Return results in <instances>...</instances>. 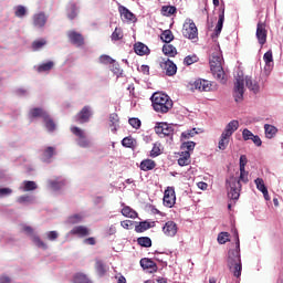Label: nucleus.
<instances>
[{
  "label": "nucleus",
  "instance_id": "nucleus-1",
  "mask_svg": "<svg viewBox=\"0 0 283 283\" xmlns=\"http://www.w3.org/2000/svg\"><path fill=\"white\" fill-rule=\"evenodd\" d=\"M244 83L253 94H258L260 92V84L258 81L253 80L251 76L244 77L242 73H238L235 76L233 96L235 103H240L244 99Z\"/></svg>",
  "mask_w": 283,
  "mask_h": 283
},
{
  "label": "nucleus",
  "instance_id": "nucleus-2",
  "mask_svg": "<svg viewBox=\"0 0 283 283\" xmlns=\"http://www.w3.org/2000/svg\"><path fill=\"white\" fill-rule=\"evenodd\" d=\"M247 185L249 182V171H247L245 168H240V177L230 176L226 180V187L228 191V198L230 200H239L240 199V192L242 191V184Z\"/></svg>",
  "mask_w": 283,
  "mask_h": 283
},
{
  "label": "nucleus",
  "instance_id": "nucleus-3",
  "mask_svg": "<svg viewBox=\"0 0 283 283\" xmlns=\"http://www.w3.org/2000/svg\"><path fill=\"white\" fill-rule=\"evenodd\" d=\"M235 249L228 252V266L234 277L242 275V259H240V235L234 231Z\"/></svg>",
  "mask_w": 283,
  "mask_h": 283
},
{
  "label": "nucleus",
  "instance_id": "nucleus-4",
  "mask_svg": "<svg viewBox=\"0 0 283 283\" xmlns=\"http://www.w3.org/2000/svg\"><path fill=\"white\" fill-rule=\"evenodd\" d=\"M222 53L220 51H216L210 56V70L216 81L221 83V85L227 84V73H224V69L222 67Z\"/></svg>",
  "mask_w": 283,
  "mask_h": 283
},
{
  "label": "nucleus",
  "instance_id": "nucleus-5",
  "mask_svg": "<svg viewBox=\"0 0 283 283\" xmlns=\"http://www.w3.org/2000/svg\"><path fill=\"white\" fill-rule=\"evenodd\" d=\"M151 103L155 112H158V114H167L174 107V101L165 93H154Z\"/></svg>",
  "mask_w": 283,
  "mask_h": 283
},
{
  "label": "nucleus",
  "instance_id": "nucleus-6",
  "mask_svg": "<svg viewBox=\"0 0 283 283\" xmlns=\"http://www.w3.org/2000/svg\"><path fill=\"white\" fill-rule=\"evenodd\" d=\"M181 32L185 39H189L190 41L198 39V27H196V22L191 19L185 21Z\"/></svg>",
  "mask_w": 283,
  "mask_h": 283
},
{
  "label": "nucleus",
  "instance_id": "nucleus-7",
  "mask_svg": "<svg viewBox=\"0 0 283 283\" xmlns=\"http://www.w3.org/2000/svg\"><path fill=\"white\" fill-rule=\"evenodd\" d=\"M72 134L77 137V145L78 147H82L84 149H87L90 147V139H87V135L85 134V130L82 128H78L77 126L71 127Z\"/></svg>",
  "mask_w": 283,
  "mask_h": 283
},
{
  "label": "nucleus",
  "instance_id": "nucleus-8",
  "mask_svg": "<svg viewBox=\"0 0 283 283\" xmlns=\"http://www.w3.org/2000/svg\"><path fill=\"white\" fill-rule=\"evenodd\" d=\"M66 36L72 43V45H75V48H83L85 45V38L83 34L78 33L77 31L71 30L66 33Z\"/></svg>",
  "mask_w": 283,
  "mask_h": 283
},
{
  "label": "nucleus",
  "instance_id": "nucleus-9",
  "mask_svg": "<svg viewBox=\"0 0 283 283\" xmlns=\"http://www.w3.org/2000/svg\"><path fill=\"white\" fill-rule=\"evenodd\" d=\"M160 67L165 70L166 76H174L178 72V66L169 59H161Z\"/></svg>",
  "mask_w": 283,
  "mask_h": 283
},
{
  "label": "nucleus",
  "instance_id": "nucleus-10",
  "mask_svg": "<svg viewBox=\"0 0 283 283\" xmlns=\"http://www.w3.org/2000/svg\"><path fill=\"white\" fill-rule=\"evenodd\" d=\"M155 132L160 138L165 136H174V127L167 123H159L155 126Z\"/></svg>",
  "mask_w": 283,
  "mask_h": 283
},
{
  "label": "nucleus",
  "instance_id": "nucleus-11",
  "mask_svg": "<svg viewBox=\"0 0 283 283\" xmlns=\"http://www.w3.org/2000/svg\"><path fill=\"white\" fill-rule=\"evenodd\" d=\"M176 205V190L168 188L164 192V206L171 209Z\"/></svg>",
  "mask_w": 283,
  "mask_h": 283
},
{
  "label": "nucleus",
  "instance_id": "nucleus-12",
  "mask_svg": "<svg viewBox=\"0 0 283 283\" xmlns=\"http://www.w3.org/2000/svg\"><path fill=\"white\" fill-rule=\"evenodd\" d=\"M256 39L260 45L266 43V24L262 21H259L256 24Z\"/></svg>",
  "mask_w": 283,
  "mask_h": 283
},
{
  "label": "nucleus",
  "instance_id": "nucleus-13",
  "mask_svg": "<svg viewBox=\"0 0 283 283\" xmlns=\"http://www.w3.org/2000/svg\"><path fill=\"white\" fill-rule=\"evenodd\" d=\"M193 87L199 92H211V87H213V84L207 80L199 78L193 82Z\"/></svg>",
  "mask_w": 283,
  "mask_h": 283
},
{
  "label": "nucleus",
  "instance_id": "nucleus-14",
  "mask_svg": "<svg viewBox=\"0 0 283 283\" xmlns=\"http://www.w3.org/2000/svg\"><path fill=\"white\" fill-rule=\"evenodd\" d=\"M90 116H92V112L90 111V106H84L81 112L75 116L76 123H88Z\"/></svg>",
  "mask_w": 283,
  "mask_h": 283
},
{
  "label": "nucleus",
  "instance_id": "nucleus-15",
  "mask_svg": "<svg viewBox=\"0 0 283 283\" xmlns=\"http://www.w3.org/2000/svg\"><path fill=\"white\" fill-rule=\"evenodd\" d=\"M163 231L168 238H174L178 233V226L174 221H168L163 227Z\"/></svg>",
  "mask_w": 283,
  "mask_h": 283
},
{
  "label": "nucleus",
  "instance_id": "nucleus-16",
  "mask_svg": "<svg viewBox=\"0 0 283 283\" xmlns=\"http://www.w3.org/2000/svg\"><path fill=\"white\" fill-rule=\"evenodd\" d=\"M143 271L146 273H157L158 272V264L154 262L151 259L144 258L143 259Z\"/></svg>",
  "mask_w": 283,
  "mask_h": 283
},
{
  "label": "nucleus",
  "instance_id": "nucleus-17",
  "mask_svg": "<svg viewBox=\"0 0 283 283\" xmlns=\"http://www.w3.org/2000/svg\"><path fill=\"white\" fill-rule=\"evenodd\" d=\"M45 23H48V15L44 12L33 14L34 28H45Z\"/></svg>",
  "mask_w": 283,
  "mask_h": 283
},
{
  "label": "nucleus",
  "instance_id": "nucleus-18",
  "mask_svg": "<svg viewBox=\"0 0 283 283\" xmlns=\"http://www.w3.org/2000/svg\"><path fill=\"white\" fill-rule=\"evenodd\" d=\"M70 233L71 235H77V238H86V235H90V230L85 226H76Z\"/></svg>",
  "mask_w": 283,
  "mask_h": 283
},
{
  "label": "nucleus",
  "instance_id": "nucleus-19",
  "mask_svg": "<svg viewBox=\"0 0 283 283\" xmlns=\"http://www.w3.org/2000/svg\"><path fill=\"white\" fill-rule=\"evenodd\" d=\"M189 165H191V153L181 151L179 154V158H178V166L179 167H187Z\"/></svg>",
  "mask_w": 283,
  "mask_h": 283
},
{
  "label": "nucleus",
  "instance_id": "nucleus-20",
  "mask_svg": "<svg viewBox=\"0 0 283 283\" xmlns=\"http://www.w3.org/2000/svg\"><path fill=\"white\" fill-rule=\"evenodd\" d=\"M240 127V122L233 119L231 120L224 128L223 134L232 137L234 132H238V128Z\"/></svg>",
  "mask_w": 283,
  "mask_h": 283
},
{
  "label": "nucleus",
  "instance_id": "nucleus-21",
  "mask_svg": "<svg viewBox=\"0 0 283 283\" xmlns=\"http://www.w3.org/2000/svg\"><path fill=\"white\" fill-rule=\"evenodd\" d=\"M66 12H67V19H70L71 21H74V19L78 17V8L76 7V3L70 2L66 8Z\"/></svg>",
  "mask_w": 283,
  "mask_h": 283
},
{
  "label": "nucleus",
  "instance_id": "nucleus-22",
  "mask_svg": "<svg viewBox=\"0 0 283 283\" xmlns=\"http://www.w3.org/2000/svg\"><path fill=\"white\" fill-rule=\"evenodd\" d=\"M56 154V148L49 146L42 153V158L44 163H50L52 157Z\"/></svg>",
  "mask_w": 283,
  "mask_h": 283
},
{
  "label": "nucleus",
  "instance_id": "nucleus-23",
  "mask_svg": "<svg viewBox=\"0 0 283 283\" xmlns=\"http://www.w3.org/2000/svg\"><path fill=\"white\" fill-rule=\"evenodd\" d=\"M163 53L166 56H170L171 59H174V56L178 54V50H176V46H174V44L167 43L163 46Z\"/></svg>",
  "mask_w": 283,
  "mask_h": 283
},
{
  "label": "nucleus",
  "instance_id": "nucleus-24",
  "mask_svg": "<svg viewBox=\"0 0 283 283\" xmlns=\"http://www.w3.org/2000/svg\"><path fill=\"white\" fill-rule=\"evenodd\" d=\"M118 12L120 17H124V19H126V21H134V19H136L132 11H129V9H127L126 7L119 6Z\"/></svg>",
  "mask_w": 283,
  "mask_h": 283
},
{
  "label": "nucleus",
  "instance_id": "nucleus-25",
  "mask_svg": "<svg viewBox=\"0 0 283 283\" xmlns=\"http://www.w3.org/2000/svg\"><path fill=\"white\" fill-rule=\"evenodd\" d=\"M229 140H231V136L227 135L226 133H222L218 144V147L221 151H224V149L229 147Z\"/></svg>",
  "mask_w": 283,
  "mask_h": 283
},
{
  "label": "nucleus",
  "instance_id": "nucleus-26",
  "mask_svg": "<svg viewBox=\"0 0 283 283\" xmlns=\"http://www.w3.org/2000/svg\"><path fill=\"white\" fill-rule=\"evenodd\" d=\"M223 25H224V9H222L221 13L219 14V20H218L217 27L214 29L216 36H220Z\"/></svg>",
  "mask_w": 283,
  "mask_h": 283
},
{
  "label": "nucleus",
  "instance_id": "nucleus-27",
  "mask_svg": "<svg viewBox=\"0 0 283 283\" xmlns=\"http://www.w3.org/2000/svg\"><path fill=\"white\" fill-rule=\"evenodd\" d=\"M46 115H48V112H45L43 108L35 107L30 111L31 118H43L44 119Z\"/></svg>",
  "mask_w": 283,
  "mask_h": 283
},
{
  "label": "nucleus",
  "instance_id": "nucleus-28",
  "mask_svg": "<svg viewBox=\"0 0 283 283\" xmlns=\"http://www.w3.org/2000/svg\"><path fill=\"white\" fill-rule=\"evenodd\" d=\"M160 154H163V145L157 142L153 145L149 156L150 158H158Z\"/></svg>",
  "mask_w": 283,
  "mask_h": 283
},
{
  "label": "nucleus",
  "instance_id": "nucleus-29",
  "mask_svg": "<svg viewBox=\"0 0 283 283\" xmlns=\"http://www.w3.org/2000/svg\"><path fill=\"white\" fill-rule=\"evenodd\" d=\"M95 271L99 275V277H103L107 273V268L105 266V263L103 261L97 260L95 262Z\"/></svg>",
  "mask_w": 283,
  "mask_h": 283
},
{
  "label": "nucleus",
  "instance_id": "nucleus-30",
  "mask_svg": "<svg viewBox=\"0 0 283 283\" xmlns=\"http://www.w3.org/2000/svg\"><path fill=\"white\" fill-rule=\"evenodd\" d=\"M43 120H44V124H45V127H46L48 132H55L56 130V123H54V119H52L50 114H48Z\"/></svg>",
  "mask_w": 283,
  "mask_h": 283
},
{
  "label": "nucleus",
  "instance_id": "nucleus-31",
  "mask_svg": "<svg viewBox=\"0 0 283 283\" xmlns=\"http://www.w3.org/2000/svg\"><path fill=\"white\" fill-rule=\"evenodd\" d=\"M109 127L113 134H116V127H118V114L112 113L109 115Z\"/></svg>",
  "mask_w": 283,
  "mask_h": 283
},
{
  "label": "nucleus",
  "instance_id": "nucleus-32",
  "mask_svg": "<svg viewBox=\"0 0 283 283\" xmlns=\"http://www.w3.org/2000/svg\"><path fill=\"white\" fill-rule=\"evenodd\" d=\"M44 45H48V41L45 39L35 40L32 42L33 52H39V50L43 49Z\"/></svg>",
  "mask_w": 283,
  "mask_h": 283
},
{
  "label": "nucleus",
  "instance_id": "nucleus-33",
  "mask_svg": "<svg viewBox=\"0 0 283 283\" xmlns=\"http://www.w3.org/2000/svg\"><path fill=\"white\" fill-rule=\"evenodd\" d=\"M266 138H273L277 134V128L271 124L264 125Z\"/></svg>",
  "mask_w": 283,
  "mask_h": 283
},
{
  "label": "nucleus",
  "instance_id": "nucleus-34",
  "mask_svg": "<svg viewBox=\"0 0 283 283\" xmlns=\"http://www.w3.org/2000/svg\"><path fill=\"white\" fill-rule=\"evenodd\" d=\"M122 214L125 216V218H138L136 210L132 209L129 206L122 209Z\"/></svg>",
  "mask_w": 283,
  "mask_h": 283
},
{
  "label": "nucleus",
  "instance_id": "nucleus-35",
  "mask_svg": "<svg viewBox=\"0 0 283 283\" xmlns=\"http://www.w3.org/2000/svg\"><path fill=\"white\" fill-rule=\"evenodd\" d=\"M151 169H156V161L154 159L143 160V171H151Z\"/></svg>",
  "mask_w": 283,
  "mask_h": 283
},
{
  "label": "nucleus",
  "instance_id": "nucleus-36",
  "mask_svg": "<svg viewBox=\"0 0 283 283\" xmlns=\"http://www.w3.org/2000/svg\"><path fill=\"white\" fill-rule=\"evenodd\" d=\"M54 69V63L52 61H49L46 63H42L38 66V72L43 73V72H50L51 70Z\"/></svg>",
  "mask_w": 283,
  "mask_h": 283
},
{
  "label": "nucleus",
  "instance_id": "nucleus-37",
  "mask_svg": "<svg viewBox=\"0 0 283 283\" xmlns=\"http://www.w3.org/2000/svg\"><path fill=\"white\" fill-rule=\"evenodd\" d=\"M177 9L174 6H164L161 8V14L164 17H171V14H176Z\"/></svg>",
  "mask_w": 283,
  "mask_h": 283
},
{
  "label": "nucleus",
  "instance_id": "nucleus-38",
  "mask_svg": "<svg viewBox=\"0 0 283 283\" xmlns=\"http://www.w3.org/2000/svg\"><path fill=\"white\" fill-rule=\"evenodd\" d=\"M263 61H264L266 67H269V70H271V67H273V52L268 51L266 53H264Z\"/></svg>",
  "mask_w": 283,
  "mask_h": 283
},
{
  "label": "nucleus",
  "instance_id": "nucleus-39",
  "mask_svg": "<svg viewBox=\"0 0 283 283\" xmlns=\"http://www.w3.org/2000/svg\"><path fill=\"white\" fill-rule=\"evenodd\" d=\"M161 41H164V43H171V41L174 40V33L171 32V30H165L161 35H160Z\"/></svg>",
  "mask_w": 283,
  "mask_h": 283
},
{
  "label": "nucleus",
  "instance_id": "nucleus-40",
  "mask_svg": "<svg viewBox=\"0 0 283 283\" xmlns=\"http://www.w3.org/2000/svg\"><path fill=\"white\" fill-rule=\"evenodd\" d=\"M32 241L38 249H43L44 251L48 249V243L43 242L40 237L33 235Z\"/></svg>",
  "mask_w": 283,
  "mask_h": 283
},
{
  "label": "nucleus",
  "instance_id": "nucleus-41",
  "mask_svg": "<svg viewBox=\"0 0 283 283\" xmlns=\"http://www.w3.org/2000/svg\"><path fill=\"white\" fill-rule=\"evenodd\" d=\"M144 211H146V213H151L153 216H158L160 214V210H158L156 208V206L150 205V203H146L144 207Z\"/></svg>",
  "mask_w": 283,
  "mask_h": 283
},
{
  "label": "nucleus",
  "instance_id": "nucleus-42",
  "mask_svg": "<svg viewBox=\"0 0 283 283\" xmlns=\"http://www.w3.org/2000/svg\"><path fill=\"white\" fill-rule=\"evenodd\" d=\"M14 14H15V17H18V19H23V17H25V14H28V10L25 9V7L20 4L18 7H15Z\"/></svg>",
  "mask_w": 283,
  "mask_h": 283
},
{
  "label": "nucleus",
  "instance_id": "nucleus-43",
  "mask_svg": "<svg viewBox=\"0 0 283 283\" xmlns=\"http://www.w3.org/2000/svg\"><path fill=\"white\" fill-rule=\"evenodd\" d=\"M181 149L184 151H193L196 149V143L195 142H185L181 144Z\"/></svg>",
  "mask_w": 283,
  "mask_h": 283
},
{
  "label": "nucleus",
  "instance_id": "nucleus-44",
  "mask_svg": "<svg viewBox=\"0 0 283 283\" xmlns=\"http://www.w3.org/2000/svg\"><path fill=\"white\" fill-rule=\"evenodd\" d=\"M229 232H220L217 239L219 244H227L229 242Z\"/></svg>",
  "mask_w": 283,
  "mask_h": 283
},
{
  "label": "nucleus",
  "instance_id": "nucleus-45",
  "mask_svg": "<svg viewBox=\"0 0 283 283\" xmlns=\"http://www.w3.org/2000/svg\"><path fill=\"white\" fill-rule=\"evenodd\" d=\"M134 143H136V140L132 136L125 137L122 140L123 147H127V148L134 147Z\"/></svg>",
  "mask_w": 283,
  "mask_h": 283
},
{
  "label": "nucleus",
  "instance_id": "nucleus-46",
  "mask_svg": "<svg viewBox=\"0 0 283 283\" xmlns=\"http://www.w3.org/2000/svg\"><path fill=\"white\" fill-rule=\"evenodd\" d=\"M196 134H198L196 132V128H192L190 130H186V132L181 133V138H184V140H189V138H193V136H196Z\"/></svg>",
  "mask_w": 283,
  "mask_h": 283
},
{
  "label": "nucleus",
  "instance_id": "nucleus-47",
  "mask_svg": "<svg viewBox=\"0 0 283 283\" xmlns=\"http://www.w3.org/2000/svg\"><path fill=\"white\" fill-rule=\"evenodd\" d=\"M254 182H255V186H256V189L259 190V191H261V192H263V191H266V185H264V179H262V178H256L255 180H254Z\"/></svg>",
  "mask_w": 283,
  "mask_h": 283
},
{
  "label": "nucleus",
  "instance_id": "nucleus-48",
  "mask_svg": "<svg viewBox=\"0 0 283 283\" xmlns=\"http://www.w3.org/2000/svg\"><path fill=\"white\" fill-rule=\"evenodd\" d=\"M74 283H92V281H90L85 274H76Z\"/></svg>",
  "mask_w": 283,
  "mask_h": 283
},
{
  "label": "nucleus",
  "instance_id": "nucleus-49",
  "mask_svg": "<svg viewBox=\"0 0 283 283\" xmlns=\"http://www.w3.org/2000/svg\"><path fill=\"white\" fill-rule=\"evenodd\" d=\"M81 220H83V216L73 214V216L69 217L67 222H69V224H78V222H81Z\"/></svg>",
  "mask_w": 283,
  "mask_h": 283
},
{
  "label": "nucleus",
  "instance_id": "nucleus-50",
  "mask_svg": "<svg viewBox=\"0 0 283 283\" xmlns=\"http://www.w3.org/2000/svg\"><path fill=\"white\" fill-rule=\"evenodd\" d=\"M112 41H120L123 39V30L116 28L111 36Z\"/></svg>",
  "mask_w": 283,
  "mask_h": 283
},
{
  "label": "nucleus",
  "instance_id": "nucleus-51",
  "mask_svg": "<svg viewBox=\"0 0 283 283\" xmlns=\"http://www.w3.org/2000/svg\"><path fill=\"white\" fill-rule=\"evenodd\" d=\"M99 63H102L103 65H112V63H115V61L109 55H102L99 57Z\"/></svg>",
  "mask_w": 283,
  "mask_h": 283
},
{
  "label": "nucleus",
  "instance_id": "nucleus-52",
  "mask_svg": "<svg viewBox=\"0 0 283 283\" xmlns=\"http://www.w3.org/2000/svg\"><path fill=\"white\" fill-rule=\"evenodd\" d=\"M185 65H193V63H198L197 55H188L184 60Z\"/></svg>",
  "mask_w": 283,
  "mask_h": 283
},
{
  "label": "nucleus",
  "instance_id": "nucleus-53",
  "mask_svg": "<svg viewBox=\"0 0 283 283\" xmlns=\"http://www.w3.org/2000/svg\"><path fill=\"white\" fill-rule=\"evenodd\" d=\"M154 227H156V221H149V220L143 221V231L154 229Z\"/></svg>",
  "mask_w": 283,
  "mask_h": 283
},
{
  "label": "nucleus",
  "instance_id": "nucleus-54",
  "mask_svg": "<svg viewBox=\"0 0 283 283\" xmlns=\"http://www.w3.org/2000/svg\"><path fill=\"white\" fill-rule=\"evenodd\" d=\"M34 189H36V182L24 181V191H34Z\"/></svg>",
  "mask_w": 283,
  "mask_h": 283
},
{
  "label": "nucleus",
  "instance_id": "nucleus-55",
  "mask_svg": "<svg viewBox=\"0 0 283 283\" xmlns=\"http://www.w3.org/2000/svg\"><path fill=\"white\" fill-rule=\"evenodd\" d=\"M128 123L132 127H134L135 129H139L140 125H142V122L140 119L136 118V117H133V118H129L128 119Z\"/></svg>",
  "mask_w": 283,
  "mask_h": 283
},
{
  "label": "nucleus",
  "instance_id": "nucleus-56",
  "mask_svg": "<svg viewBox=\"0 0 283 283\" xmlns=\"http://www.w3.org/2000/svg\"><path fill=\"white\" fill-rule=\"evenodd\" d=\"M46 238H48V240H50L51 242H54L55 240L59 239V232H56V231H49V232L46 233Z\"/></svg>",
  "mask_w": 283,
  "mask_h": 283
},
{
  "label": "nucleus",
  "instance_id": "nucleus-57",
  "mask_svg": "<svg viewBox=\"0 0 283 283\" xmlns=\"http://www.w3.org/2000/svg\"><path fill=\"white\" fill-rule=\"evenodd\" d=\"M134 224H136V222L132 220H124L120 222V226L123 227V229H133Z\"/></svg>",
  "mask_w": 283,
  "mask_h": 283
},
{
  "label": "nucleus",
  "instance_id": "nucleus-58",
  "mask_svg": "<svg viewBox=\"0 0 283 283\" xmlns=\"http://www.w3.org/2000/svg\"><path fill=\"white\" fill-rule=\"evenodd\" d=\"M243 140H251L253 138V133L248 128H244L242 132Z\"/></svg>",
  "mask_w": 283,
  "mask_h": 283
},
{
  "label": "nucleus",
  "instance_id": "nucleus-59",
  "mask_svg": "<svg viewBox=\"0 0 283 283\" xmlns=\"http://www.w3.org/2000/svg\"><path fill=\"white\" fill-rule=\"evenodd\" d=\"M50 186L52 189H61V187L65 186V181H51Z\"/></svg>",
  "mask_w": 283,
  "mask_h": 283
},
{
  "label": "nucleus",
  "instance_id": "nucleus-60",
  "mask_svg": "<svg viewBox=\"0 0 283 283\" xmlns=\"http://www.w3.org/2000/svg\"><path fill=\"white\" fill-rule=\"evenodd\" d=\"M134 51H135V53L138 54V56H143V44H142V42L135 43Z\"/></svg>",
  "mask_w": 283,
  "mask_h": 283
},
{
  "label": "nucleus",
  "instance_id": "nucleus-61",
  "mask_svg": "<svg viewBox=\"0 0 283 283\" xmlns=\"http://www.w3.org/2000/svg\"><path fill=\"white\" fill-rule=\"evenodd\" d=\"M248 163H249V159H247L245 155H241L240 163H239L240 169H245Z\"/></svg>",
  "mask_w": 283,
  "mask_h": 283
},
{
  "label": "nucleus",
  "instance_id": "nucleus-62",
  "mask_svg": "<svg viewBox=\"0 0 283 283\" xmlns=\"http://www.w3.org/2000/svg\"><path fill=\"white\" fill-rule=\"evenodd\" d=\"M143 247L146 249L151 247V239L149 237H143Z\"/></svg>",
  "mask_w": 283,
  "mask_h": 283
},
{
  "label": "nucleus",
  "instance_id": "nucleus-63",
  "mask_svg": "<svg viewBox=\"0 0 283 283\" xmlns=\"http://www.w3.org/2000/svg\"><path fill=\"white\" fill-rule=\"evenodd\" d=\"M12 193V189L10 188H0V198H3V196H10Z\"/></svg>",
  "mask_w": 283,
  "mask_h": 283
},
{
  "label": "nucleus",
  "instance_id": "nucleus-64",
  "mask_svg": "<svg viewBox=\"0 0 283 283\" xmlns=\"http://www.w3.org/2000/svg\"><path fill=\"white\" fill-rule=\"evenodd\" d=\"M18 202L23 205V202H30V196H21L18 198Z\"/></svg>",
  "mask_w": 283,
  "mask_h": 283
}]
</instances>
